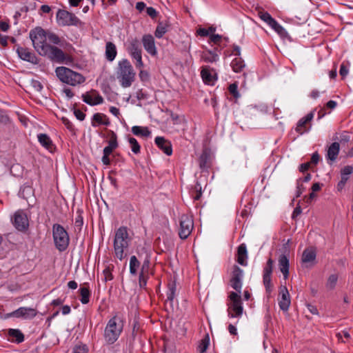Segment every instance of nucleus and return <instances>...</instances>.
<instances>
[{
  "label": "nucleus",
  "mask_w": 353,
  "mask_h": 353,
  "mask_svg": "<svg viewBox=\"0 0 353 353\" xmlns=\"http://www.w3.org/2000/svg\"><path fill=\"white\" fill-rule=\"evenodd\" d=\"M30 38L35 50L40 54H45L47 48L50 46L47 43L63 46L62 40L55 33L46 31L41 27H37L30 32Z\"/></svg>",
  "instance_id": "nucleus-1"
},
{
  "label": "nucleus",
  "mask_w": 353,
  "mask_h": 353,
  "mask_svg": "<svg viewBox=\"0 0 353 353\" xmlns=\"http://www.w3.org/2000/svg\"><path fill=\"white\" fill-rule=\"evenodd\" d=\"M123 330V323L118 315L110 318L104 329L103 338L105 341L109 344H114L121 336Z\"/></svg>",
  "instance_id": "nucleus-2"
},
{
  "label": "nucleus",
  "mask_w": 353,
  "mask_h": 353,
  "mask_svg": "<svg viewBox=\"0 0 353 353\" xmlns=\"http://www.w3.org/2000/svg\"><path fill=\"white\" fill-rule=\"evenodd\" d=\"M130 241L128 228L124 226L119 228L115 232L114 250L115 256L120 261L125 257L124 250L128 248Z\"/></svg>",
  "instance_id": "nucleus-3"
},
{
  "label": "nucleus",
  "mask_w": 353,
  "mask_h": 353,
  "mask_svg": "<svg viewBox=\"0 0 353 353\" xmlns=\"http://www.w3.org/2000/svg\"><path fill=\"white\" fill-rule=\"evenodd\" d=\"M134 76L132 66L127 59L119 61L117 77L123 88L130 87L134 80Z\"/></svg>",
  "instance_id": "nucleus-4"
},
{
  "label": "nucleus",
  "mask_w": 353,
  "mask_h": 353,
  "mask_svg": "<svg viewBox=\"0 0 353 353\" xmlns=\"http://www.w3.org/2000/svg\"><path fill=\"white\" fill-rule=\"evenodd\" d=\"M55 72L61 82L72 86L79 85L85 80L82 74L66 67H57L55 70Z\"/></svg>",
  "instance_id": "nucleus-5"
},
{
  "label": "nucleus",
  "mask_w": 353,
  "mask_h": 353,
  "mask_svg": "<svg viewBox=\"0 0 353 353\" xmlns=\"http://www.w3.org/2000/svg\"><path fill=\"white\" fill-rule=\"evenodd\" d=\"M52 237L55 248L59 252H64L67 250L70 238L68 232L62 225L58 223H54L52 225Z\"/></svg>",
  "instance_id": "nucleus-6"
},
{
  "label": "nucleus",
  "mask_w": 353,
  "mask_h": 353,
  "mask_svg": "<svg viewBox=\"0 0 353 353\" xmlns=\"http://www.w3.org/2000/svg\"><path fill=\"white\" fill-rule=\"evenodd\" d=\"M230 303L228 304V315L229 318H240L243 312L241 296L235 292L229 295Z\"/></svg>",
  "instance_id": "nucleus-7"
},
{
  "label": "nucleus",
  "mask_w": 353,
  "mask_h": 353,
  "mask_svg": "<svg viewBox=\"0 0 353 353\" xmlns=\"http://www.w3.org/2000/svg\"><path fill=\"white\" fill-rule=\"evenodd\" d=\"M57 22L61 26H77L81 24L80 19L73 13L59 9L57 12Z\"/></svg>",
  "instance_id": "nucleus-8"
},
{
  "label": "nucleus",
  "mask_w": 353,
  "mask_h": 353,
  "mask_svg": "<svg viewBox=\"0 0 353 353\" xmlns=\"http://www.w3.org/2000/svg\"><path fill=\"white\" fill-rule=\"evenodd\" d=\"M179 235L181 239H187L191 234L194 223L192 219L187 214H182L179 219Z\"/></svg>",
  "instance_id": "nucleus-9"
},
{
  "label": "nucleus",
  "mask_w": 353,
  "mask_h": 353,
  "mask_svg": "<svg viewBox=\"0 0 353 353\" xmlns=\"http://www.w3.org/2000/svg\"><path fill=\"white\" fill-rule=\"evenodd\" d=\"M273 260L270 258L268 260L265 266L263 268V282L265 288V290L268 293H270L272 290L271 276L273 271Z\"/></svg>",
  "instance_id": "nucleus-10"
},
{
  "label": "nucleus",
  "mask_w": 353,
  "mask_h": 353,
  "mask_svg": "<svg viewBox=\"0 0 353 353\" xmlns=\"http://www.w3.org/2000/svg\"><path fill=\"white\" fill-rule=\"evenodd\" d=\"M243 279V271L239 266L234 265L230 279V285L236 292H241L242 288V281Z\"/></svg>",
  "instance_id": "nucleus-11"
},
{
  "label": "nucleus",
  "mask_w": 353,
  "mask_h": 353,
  "mask_svg": "<svg viewBox=\"0 0 353 353\" xmlns=\"http://www.w3.org/2000/svg\"><path fill=\"white\" fill-rule=\"evenodd\" d=\"M41 56L48 57L51 61L62 63L65 60V55L63 51L57 47L49 46L45 54Z\"/></svg>",
  "instance_id": "nucleus-12"
},
{
  "label": "nucleus",
  "mask_w": 353,
  "mask_h": 353,
  "mask_svg": "<svg viewBox=\"0 0 353 353\" xmlns=\"http://www.w3.org/2000/svg\"><path fill=\"white\" fill-rule=\"evenodd\" d=\"M221 50L218 48L213 49H207L202 51L200 54L201 61L208 63H214L219 61Z\"/></svg>",
  "instance_id": "nucleus-13"
},
{
  "label": "nucleus",
  "mask_w": 353,
  "mask_h": 353,
  "mask_svg": "<svg viewBox=\"0 0 353 353\" xmlns=\"http://www.w3.org/2000/svg\"><path fill=\"white\" fill-rule=\"evenodd\" d=\"M279 308L283 311L287 312L290 305V296L288 290L285 285H281L279 290V295L278 298Z\"/></svg>",
  "instance_id": "nucleus-14"
},
{
  "label": "nucleus",
  "mask_w": 353,
  "mask_h": 353,
  "mask_svg": "<svg viewBox=\"0 0 353 353\" xmlns=\"http://www.w3.org/2000/svg\"><path fill=\"white\" fill-rule=\"evenodd\" d=\"M13 225L19 231H25L27 230L29 223L26 213L21 210L16 212L14 215Z\"/></svg>",
  "instance_id": "nucleus-15"
},
{
  "label": "nucleus",
  "mask_w": 353,
  "mask_h": 353,
  "mask_svg": "<svg viewBox=\"0 0 353 353\" xmlns=\"http://www.w3.org/2000/svg\"><path fill=\"white\" fill-rule=\"evenodd\" d=\"M201 76L203 82L208 85H214L217 79L215 70L208 65L201 67Z\"/></svg>",
  "instance_id": "nucleus-16"
},
{
  "label": "nucleus",
  "mask_w": 353,
  "mask_h": 353,
  "mask_svg": "<svg viewBox=\"0 0 353 353\" xmlns=\"http://www.w3.org/2000/svg\"><path fill=\"white\" fill-rule=\"evenodd\" d=\"M142 43L145 51L151 56L157 54V49L155 45L154 38L152 35L144 34L142 37Z\"/></svg>",
  "instance_id": "nucleus-17"
},
{
  "label": "nucleus",
  "mask_w": 353,
  "mask_h": 353,
  "mask_svg": "<svg viewBox=\"0 0 353 353\" xmlns=\"http://www.w3.org/2000/svg\"><path fill=\"white\" fill-rule=\"evenodd\" d=\"M82 99L83 102L92 106L101 104L103 102V97L96 91H93L92 94H83Z\"/></svg>",
  "instance_id": "nucleus-18"
},
{
  "label": "nucleus",
  "mask_w": 353,
  "mask_h": 353,
  "mask_svg": "<svg viewBox=\"0 0 353 353\" xmlns=\"http://www.w3.org/2000/svg\"><path fill=\"white\" fill-rule=\"evenodd\" d=\"M314 118V111L310 112L306 116L299 120L295 130L300 134H303L310 131V128L306 129L305 125L310 122Z\"/></svg>",
  "instance_id": "nucleus-19"
},
{
  "label": "nucleus",
  "mask_w": 353,
  "mask_h": 353,
  "mask_svg": "<svg viewBox=\"0 0 353 353\" xmlns=\"http://www.w3.org/2000/svg\"><path fill=\"white\" fill-rule=\"evenodd\" d=\"M155 144L166 155L170 156L172 154V148L170 141L163 137H157L154 139Z\"/></svg>",
  "instance_id": "nucleus-20"
},
{
  "label": "nucleus",
  "mask_w": 353,
  "mask_h": 353,
  "mask_svg": "<svg viewBox=\"0 0 353 353\" xmlns=\"http://www.w3.org/2000/svg\"><path fill=\"white\" fill-rule=\"evenodd\" d=\"M37 312L32 307H21L15 310L16 318L32 319L37 316Z\"/></svg>",
  "instance_id": "nucleus-21"
},
{
  "label": "nucleus",
  "mask_w": 353,
  "mask_h": 353,
  "mask_svg": "<svg viewBox=\"0 0 353 353\" xmlns=\"http://www.w3.org/2000/svg\"><path fill=\"white\" fill-rule=\"evenodd\" d=\"M17 52L19 58L22 60L32 63L36 62L37 57L35 54L33 52H32L29 49L23 47H18L17 48Z\"/></svg>",
  "instance_id": "nucleus-22"
},
{
  "label": "nucleus",
  "mask_w": 353,
  "mask_h": 353,
  "mask_svg": "<svg viewBox=\"0 0 353 353\" xmlns=\"http://www.w3.org/2000/svg\"><path fill=\"white\" fill-rule=\"evenodd\" d=\"M289 259L285 254H281L279 257V268L286 280L289 276Z\"/></svg>",
  "instance_id": "nucleus-23"
},
{
  "label": "nucleus",
  "mask_w": 353,
  "mask_h": 353,
  "mask_svg": "<svg viewBox=\"0 0 353 353\" xmlns=\"http://www.w3.org/2000/svg\"><path fill=\"white\" fill-rule=\"evenodd\" d=\"M117 54V50L115 44L111 41H108L105 43V59L110 61H113Z\"/></svg>",
  "instance_id": "nucleus-24"
},
{
  "label": "nucleus",
  "mask_w": 353,
  "mask_h": 353,
  "mask_svg": "<svg viewBox=\"0 0 353 353\" xmlns=\"http://www.w3.org/2000/svg\"><path fill=\"white\" fill-rule=\"evenodd\" d=\"M248 251L245 244L242 243L238 247L237 250V262L243 265H248Z\"/></svg>",
  "instance_id": "nucleus-25"
},
{
  "label": "nucleus",
  "mask_w": 353,
  "mask_h": 353,
  "mask_svg": "<svg viewBox=\"0 0 353 353\" xmlns=\"http://www.w3.org/2000/svg\"><path fill=\"white\" fill-rule=\"evenodd\" d=\"M39 143L49 151H52L54 148V144L50 137L44 133H41L37 135Z\"/></svg>",
  "instance_id": "nucleus-26"
},
{
  "label": "nucleus",
  "mask_w": 353,
  "mask_h": 353,
  "mask_svg": "<svg viewBox=\"0 0 353 353\" xmlns=\"http://www.w3.org/2000/svg\"><path fill=\"white\" fill-rule=\"evenodd\" d=\"M340 150V145L338 142L332 143L328 148L327 152V158L332 162L334 161L339 155Z\"/></svg>",
  "instance_id": "nucleus-27"
},
{
  "label": "nucleus",
  "mask_w": 353,
  "mask_h": 353,
  "mask_svg": "<svg viewBox=\"0 0 353 353\" xmlns=\"http://www.w3.org/2000/svg\"><path fill=\"white\" fill-rule=\"evenodd\" d=\"M316 254L313 248H306L302 254V262L304 263L314 262L316 259Z\"/></svg>",
  "instance_id": "nucleus-28"
},
{
  "label": "nucleus",
  "mask_w": 353,
  "mask_h": 353,
  "mask_svg": "<svg viewBox=\"0 0 353 353\" xmlns=\"http://www.w3.org/2000/svg\"><path fill=\"white\" fill-rule=\"evenodd\" d=\"M110 122L106 116L101 113H95L92 116V125L96 127L99 125H108Z\"/></svg>",
  "instance_id": "nucleus-29"
},
{
  "label": "nucleus",
  "mask_w": 353,
  "mask_h": 353,
  "mask_svg": "<svg viewBox=\"0 0 353 353\" xmlns=\"http://www.w3.org/2000/svg\"><path fill=\"white\" fill-rule=\"evenodd\" d=\"M131 131L135 136L141 137H148L151 135V132L148 127L134 125L131 128Z\"/></svg>",
  "instance_id": "nucleus-30"
},
{
  "label": "nucleus",
  "mask_w": 353,
  "mask_h": 353,
  "mask_svg": "<svg viewBox=\"0 0 353 353\" xmlns=\"http://www.w3.org/2000/svg\"><path fill=\"white\" fill-rule=\"evenodd\" d=\"M8 336L14 339L17 343H22L24 341V335L19 329H9L8 331Z\"/></svg>",
  "instance_id": "nucleus-31"
},
{
  "label": "nucleus",
  "mask_w": 353,
  "mask_h": 353,
  "mask_svg": "<svg viewBox=\"0 0 353 353\" xmlns=\"http://www.w3.org/2000/svg\"><path fill=\"white\" fill-rule=\"evenodd\" d=\"M231 67L235 72H239L245 67L244 61L240 57H235L231 62Z\"/></svg>",
  "instance_id": "nucleus-32"
},
{
  "label": "nucleus",
  "mask_w": 353,
  "mask_h": 353,
  "mask_svg": "<svg viewBox=\"0 0 353 353\" xmlns=\"http://www.w3.org/2000/svg\"><path fill=\"white\" fill-rule=\"evenodd\" d=\"M117 146L118 143L117 140V137L115 134H113V136L110 138V141H108V145L104 148L103 153L110 154L112 152V151L117 148Z\"/></svg>",
  "instance_id": "nucleus-33"
},
{
  "label": "nucleus",
  "mask_w": 353,
  "mask_h": 353,
  "mask_svg": "<svg viewBox=\"0 0 353 353\" xmlns=\"http://www.w3.org/2000/svg\"><path fill=\"white\" fill-rule=\"evenodd\" d=\"M148 266H149V261H144V263L142 265L141 272H140L139 276V286L141 288H145L147 284V277L145 275L143 271H144L145 268H148Z\"/></svg>",
  "instance_id": "nucleus-34"
},
{
  "label": "nucleus",
  "mask_w": 353,
  "mask_h": 353,
  "mask_svg": "<svg viewBox=\"0 0 353 353\" xmlns=\"http://www.w3.org/2000/svg\"><path fill=\"white\" fill-rule=\"evenodd\" d=\"M139 266L140 262L137 259V256L134 255L132 256L130 259V273L132 275H136Z\"/></svg>",
  "instance_id": "nucleus-35"
},
{
  "label": "nucleus",
  "mask_w": 353,
  "mask_h": 353,
  "mask_svg": "<svg viewBox=\"0 0 353 353\" xmlns=\"http://www.w3.org/2000/svg\"><path fill=\"white\" fill-rule=\"evenodd\" d=\"M131 57L136 61L135 66L137 68H142L144 65L143 62L142 61V50H139L138 52H132L130 54Z\"/></svg>",
  "instance_id": "nucleus-36"
},
{
  "label": "nucleus",
  "mask_w": 353,
  "mask_h": 353,
  "mask_svg": "<svg viewBox=\"0 0 353 353\" xmlns=\"http://www.w3.org/2000/svg\"><path fill=\"white\" fill-rule=\"evenodd\" d=\"M168 31V26L166 24L163 23L162 22H159L157 26L156 30L154 32V35L157 38H162L163 35Z\"/></svg>",
  "instance_id": "nucleus-37"
},
{
  "label": "nucleus",
  "mask_w": 353,
  "mask_h": 353,
  "mask_svg": "<svg viewBox=\"0 0 353 353\" xmlns=\"http://www.w3.org/2000/svg\"><path fill=\"white\" fill-rule=\"evenodd\" d=\"M141 50L139 41L137 39H132L130 41L128 46L129 54Z\"/></svg>",
  "instance_id": "nucleus-38"
},
{
  "label": "nucleus",
  "mask_w": 353,
  "mask_h": 353,
  "mask_svg": "<svg viewBox=\"0 0 353 353\" xmlns=\"http://www.w3.org/2000/svg\"><path fill=\"white\" fill-rule=\"evenodd\" d=\"M80 291V301L82 304H87L90 301V292L87 288H81L79 289Z\"/></svg>",
  "instance_id": "nucleus-39"
},
{
  "label": "nucleus",
  "mask_w": 353,
  "mask_h": 353,
  "mask_svg": "<svg viewBox=\"0 0 353 353\" xmlns=\"http://www.w3.org/2000/svg\"><path fill=\"white\" fill-rule=\"evenodd\" d=\"M192 197L194 201H198L202 196V187L201 185L196 181L194 185L193 190L191 192Z\"/></svg>",
  "instance_id": "nucleus-40"
},
{
  "label": "nucleus",
  "mask_w": 353,
  "mask_h": 353,
  "mask_svg": "<svg viewBox=\"0 0 353 353\" xmlns=\"http://www.w3.org/2000/svg\"><path fill=\"white\" fill-rule=\"evenodd\" d=\"M176 286L175 283H172L168 285V290L167 292V301L172 302L176 296Z\"/></svg>",
  "instance_id": "nucleus-41"
},
{
  "label": "nucleus",
  "mask_w": 353,
  "mask_h": 353,
  "mask_svg": "<svg viewBox=\"0 0 353 353\" xmlns=\"http://www.w3.org/2000/svg\"><path fill=\"white\" fill-rule=\"evenodd\" d=\"M128 140L132 152L135 154L140 153L141 146L137 140L135 138L131 137H128Z\"/></svg>",
  "instance_id": "nucleus-42"
},
{
  "label": "nucleus",
  "mask_w": 353,
  "mask_h": 353,
  "mask_svg": "<svg viewBox=\"0 0 353 353\" xmlns=\"http://www.w3.org/2000/svg\"><path fill=\"white\" fill-rule=\"evenodd\" d=\"M338 275L336 274H331L327 281L326 288L329 290H333L337 283Z\"/></svg>",
  "instance_id": "nucleus-43"
},
{
  "label": "nucleus",
  "mask_w": 353,
  "mask_h": 353,
  "mask_svg": "<svg viewBox=\"0 0 353 353\" xmlns=\"http://www.w3.org/2000/svg\"><path fill=\"white\" fill-rule=\"evenodd\" d=\"M209 156L207 153L203 152L199 157V167L204 170L208 167Z\"/></svg>",
  "instance_id": "nucleus-44"
},
{
  "label": "nucleus",
  "mask_w": 353,
  "mask_h": 353,
  "mask_svg": "<svg viewBox=\"0 0 353 353\" xmlns=\"http://www.w3.org/2000/svg\"><path fill=\"white\" fill-rule=\"evenodd\" d=\"M210 344L209 338L206 336L202 339L198 345L197 350L200 353H204L206 352Z\"/></svg>",
  "instance_id": "nucleus-45"
},
{
  "label": "nucleus",
  "mask_w": 353,
  "mask_h": 353,
  "mask_svg": "<svg viewBox=\"0 0 353 353\" xmlns=\"http://www.w3.org/2000/svg\"><path fill=\"white\" fill-rule=\"evenodd\" d=\"M229 92L234 97L235 99H239L240 97V94L238 91V84L236 83H233L230 84L228 87Z\"/></svg>",
  "instance_id": "nucleus-46"
},
{
  "label": "nucleus",
  "mask_w": 353,
  "mask_h": 353,
  "mask_svg": "<svg viewBox=\"0 0 353 353\" xmlns=\"http://www.w3.org/2000/svg\"><path fill=\"white\" fill-rule=\"evenodd\" d=\"M88 347L85 345H77L73 348V353H88Z\"/></svg>",
  "instance_id": "nucleus-47"
},
{
  "label": "nucleus",
  "mask_w": 353,
  "mask_h": 353,
  "mask_svg": "<svg viewBox=\"0 0 353 353\" xmlns=\"http://www.w3.org/2000/svg\"><path fill=\"white\" fill-rule=\"evenodd\" d=\"M30 85L32 87V88L37 92H41L43 90V85L38 80L32 79L31 81Z\"/></svg>",
  "instance_id": "nucleus-48"
},
{
  "label": "nucleus",
  "mask_w": 353,
  "mask_h": 353,
  "mask_svg": "<svg viewBox=\"0 0 353 353\" xmlns=\"http://www.w3.org/2000/svg\"><path fill=\"white\" fill-rule=\"evenodd\" d=\"M348 72H349V68H348L347 65L346 63H345L344 62L342 63L340 66V70H339L340 75L343 78H344L347 75Z\"/></svg>",
  "instance_id": "nucleus-49"
},
{
  "label": "nucleus",
  "mask_w": 353,
  "mask_h": 353,
  "mask_svg": "<svg viewBox=\"0 0 353 353\" xmlns=\"http://www.w3.org/2000/svg\"><path fill=\"white\" fill-rule=\"evenodd\" d=\"M83 225V218L81 216V214H78L75 218L74 226H75V228H77V229L81 230Z\"/></svg>",
  "instance_id": "nucleus-50"
},
{
  "label": "nucleus",
  "mask_w": 353,
  "mask_h": 353,
  "mask_svg": "<svg viewBox=\"0 0 353 353\" xmlns=\"http://www.w3.org/2000/svg\"><path fill=\"white\" fill-rule=\"evenodd\" d=\"M272 29L281 36H283L287 33L285 28H283V26H281L278 22L276 23V25L274 26Z\"/></svg>",
  "instance_id": "nucleus-51"
},
{
  "label": "nucleus",
  "mask_w": 353,
  "mask_h": 353,
  "mask_svg": "<svg viewBox=\"0 0 353 353\" xmlns=\"http://www.w3.org/2000/svg\"><path fill=\"white\" fill-rule=\"evenodd\" d=\"M272 29L281 36H283L287 33L285 28H283V26H281L278 22L276 23V25L274 26Z\"/></svg>",
  "instance_id": "nucleus-52"
},
{
  "label": "nucleus",
  "mask_w": 353,
  "mask_h": 353,
  "mask_svg": "<svg viewBox=\"0 0 353 353\" xmlns=\"http://www.w3.org/2000/svg\"><path fill=\"white\" fill-rule=\"evenodd\" d=\"M272 29L281 36H283L287 33L285 28H283V26H281L278 22L276 23V25L274 26Z\"/></svg>",
  "instance_id": "nucleus-53"
},
{
  "label": "nucleus",
  "mask_w": 353,
  "mask_h": 353,
  "mask_svg": "<svg viewBox=\"0 0 353 353\" xmlns=\"http://www.w3.org/2000/svg\"><path fill=\"white\" fill-rule=\"evenodd\" d=\"M336 336L338 338V340L341 341V342H345L343 340V337H344L345 339H349L350 337V334L346 330H343V331L337 333Z\"/></svg>",
  "instance_id": "nucleus-54"
},
{
  "label": "nucleus",
  "mask_w": 353,
  "mask_h": 353,
  "mask_svg": "<svg viewBox=\"0 0 353 353\" xmlns=\"http://www.w3.org/2000/svg\"><path fill=\"white\" fill-rule=\"evenodd\" d=\"M260 18L268 24L273 17L268 12H265L260 14Z\"/></svg>",
  "instance_id": "nucleus-55"
},
{
  "label": "nucleus",
  "mask_w": 353,
  "mask_h": 353,
  "mask_svg": "<svg viewBox=\"0 0 353 353\" xmlns=\"http://www.w3.org/2000/svg\"><path fill=\"white\" fill-rule=\"evenodd\" d=\"M353 172V167L351 165H346L341 170V174L348 176L350 175Z\"/></svg>",
  "instance_id": "nucleus-56"
},
{
  "label": "nucleus",
  "mask_w": 353,
  "mask_h": 353,
  "mask_svg": "<svg viewBox=\"0 0 353 353\" xmlns=\"http://www.w3.org/2000/svg\"><path fill=\"white\" fill-rule=\"evenodd\" d=\"M74 114L76 117V118L79 121H83L85 117V113H83L82 111H81L79 109H74Z\"/></svg>",
  "instance_id": "nucleus-57"
},
{
  "label": "nucleus",
  "mask_w": 353,
  "mask_h": 353,
  "mask_svg": "<svg viewBox=\"0 0 353 353\" xmlns=\"http://www.w3.org/2000/svg\"><path fill=\"white\" fill-rule=\"evenodd\" d=\"M147 14L152 19H154L157 16V11L152 7H148L146 8Z\"/></svg>",
  "instance_id": "nucleus-58"
},
{
  "label": "nucleus",
  "mask_w": 353,
  "mask_h": 353,
  "mask_svg": "<svg viewBox=\"0 0 353 353\" xmlns=\"http://www.w3.org/2000/svg\"><path fill=\"white\" fill-rule=\"evenodd\" d=\"M103 273L105 276V281H110L113 279L112 274L109 268H106L103 270Z\"/></svg>",
  "instance_id": "nucleus-59"
},
{
  "label": "nucleus",
  "mask_w": 353,
  "mask_h": 353,
  "mask_svg": "<svg viewBox=\"0 0 353 353\" xmlns=\"http://www.w3.org/2000/svg\"><path fill=\"white\" fill-rule=\"evenodd\" d=\"M350 140V135L348 132L344 131L340 136V141L348 142Z\"/></svg>",
  "instance_id": "nucleus-60"
},
{
  "label": "nucleus",
  "mask_w": 353,
  "mask_h": 353,
  "mask_svg": "<svg viewBox=\"0 0 353 353\" xmlns=\"http://www.w3.org/2000/svg\"><path fill=\"white\" fill-rule=\"evenodd\" d=\"M319 161V155L317 152H315L312 154L311 157V161L310 163L312 164H317Z\"/></svg>",
  "instance_id": "nucleus-61"
},
{
  "label": "nucleus",
  "mask_w": 353,
  "mask_h": 353,
  "mask_svg": "<svg viewBox=\"0 0 353 353\" xmlns=\"http://www.w3.org/2000/svg\"><path fill=\"white\" fill-rule=\"evenodd\" d=\"M139 75L141 81H146L149 79V74L145 70H141Z\"/></svg>",
  "instance_id": "nucleus-62"
},
{
  "label": "nucleus",
  "mask_w": 353,
  "mask_h": 353,
  "mask_svg": "<svg viewBox=\"0 0 353 353\" xmlns=\"http://www.w3.org/2000/svg\"><path fill=\"white\" fill-rule=\"evenodd\" d=\"M221 39V36L219 34H212L210 37V41L217 43Z\"/></svg>",
  "instance_id": "nucleus-63"
},
{
  "label": "nucleus",
  "mask_w": 353,
  "mask_h": 353,
  "mask_svg": "<svg viewBox=\"0 0 353 353\" xmlns=\"http://www.w3.org/2000/svg\"><path fill=\"white\" fill-rule=\"evenodd\" d=\"M197 32L201 37H207L210 35L209 30L206 28H199Z\"/></svg>",
  "instance_id": "nucleus-64"
}]
</instances>
